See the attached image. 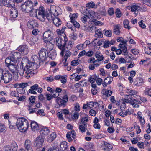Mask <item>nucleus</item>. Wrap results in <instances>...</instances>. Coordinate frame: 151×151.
<instances>
[{"label": "nucleus", "instance_id": "obj_1", "mask_svg": "<svg viewBox=\"0 0 151 151\" xmlns=\"http://www.w3.org/2000/svg\"><path fill=\"white\" fill-rule=\"evenodd\" d=\"M30 62L27 58H24L22 59L19 69L18 72L21 76L24 75L27 78H29L31 76L34 74L35 65L39 61L38 57L36 55H34L31 57Z\"/></svg>", "mask_w": 151, "mask_h": 151}, {"label": "nucleus", "instance_id": "obj_2", "mask_svg": "<svg viewBox=\"0 0 151 151\" xmlns=\"http://www.w3.org/2000/svg\"><path fill=\"white\" fill-rule=\"evenodd\" d=\"M29 126L28 121L24 118H19L17 120L16 126L20 132H25L27 130Z\"/></svg>", "mask_w": 151, "mask_h": 151}, {"label": "nucleus", "instance_id": "obj_3", "mask_svg": "<svg viewBox=\"0 0 151 151\" xmlns=\"http://www.w3.org/2000/svg\"><path fill=\"white\" fill-rule=\"evenodd\" d=\"M34 12L36 14L37 18L42 21H44L46 18L48 21L50 19L49 18V16H47L45 13V9L42 6H41L37 9H35L34 10Z\"/></svg>", "mask_w": 151, "mask_h": 151}, {"label": "nucleus", "instance_id": "obj_4", "mask_svg": "<svg viewBox=\"0 0 151 151\" xmlns=\"http://www.w3.org/2000/svg\"><path fill=\"white\" fill-rule=\"evenodd\" d=\"M5 63L6 66H7L9 70L13 73L17 70V66L19 63V61L18 62L15 61H12L10 58H6L5 60Z\"/></svg>", "mask_w": 151, "mask_h": 151}, {"label": "nucleus", "instance_id": "obj_5", "mask_svg": "<svg viewBox=\"0 0 151 151\" xmlns=\"http://www.w3.org/2000/svg\"><path fill=\"white\" fill-rule=\"evenodd\" d=\"M32 2L28 0L25 2L21 6V9L23 11L27 12H30V13H34V9L33 8Z\"/></svg>", "mask_w": 151, "mask_h": 151}, {"label": "nucleus", "instance_id": "obj_6", "mask_svg": "<svg viewBox=\"0 0 151 151\" xmlns=\"http://www.w3.org/2000/svg\"><path fill=\"white\" fill-rule=\"evenodd\" d=\"M49 26L50 29L49 28L47 31H45L43 34V39L45 43L49 42L52 40V26L50 25Z\"/></svg>", "mask_w": 151, "mask_h": 151}, {"label": "nucleus", "instance_id": "obj_7", "mask_svg": "<svg viewBox=\"0 0 151 151\" xmlns=\"http://www.w3.org/2000/svg\"><path fill=\"white\" fill-rule=\"evenodd\" d=\"M50 12L54 16H57L61 14L60 8L58 6H52L50 7Z\"/></svg>", "mask_w": 151, "mask_h": 151}, {"label": "nucleus", "instance_id": "obj_8", "mask_svg": "<svg viewBox=\"0 0 151 151\" xmlns=\"http://www.w3.org/2000/svg\"><path fill=\"white\" fill-rule=\"evenodd\" d=\"M66 43L64 41L60 39L59 42L57 44V46L58 47V48L61 50L60 53V55L63 56L64 54V52L65 49V46Z\"/></svg>", "mask_w": 151, "mask_h": 151}, {"label": "nucleus", "instance_id": "obj_9", "mask_svg": "<svg viewBox=\"0 0 151 151\" xmlns=\"http://www.w3.org/2000/svg\"><path fill=\"white\" fill-rule=\"evenodd\" d=\"M35 143L37 148L41 147L44 143V138L41 135H39L36 138Z\"/></svg>", "mask_w": 151, "mask_h": 151}, {"label": "nucleus", "instance_id": "obj_10", "mask_svg": "<svg viewBox=\"0 0 151 151\" xmlns=\"http://www.w3.org/2000/svg\"><path fill=\"white\" fill-rule=\"evenodd\" d=\"M47 51L46 49L44 48H42L39 52L38 54L39 58L42 61H45L46 59L48 56L47 55Z\"/></svg>", "mask_w": 151, "mask_h": 151}, {"label": "nucleus", "instance_id": "obj_11", "mask_svg": "<svg viewBox=\"0 0 151 151\" xmlns=\"http://www.w3.org/2000/svg\"><path fill=\"white\" fill-rule=\"evenodd\" d=\"M76 134V132L74 130H72L71 131L68 132L66 134V137L68 139V141L70 142H72V139L71 138V135H72V137L73 139L74 140V142H75Z\"/></svg>", "mask_w": 151, "mask_h": 151}, {"label": "nucleus", "instance_id": "obj_12", "mask_svg": "<svg viewBox=\"0 0 151 151\" xmlns=\"http://www.w3.org/2000/svg\"><path fill=\"white\" fill-rule=\"evenodd\" d=\"M3 80L6 83H7L10 82L12 79V76L11 73L7 72L3 74Z\"/></svg>", "mask_w": 151, "mask_h": 151}, {"label": "nucleus", "instance_id": "obj_13", "mask_svg": "<svg viewBox=\"0 0 151 151\" xmlns=\"http://www.w3.org/2000/svg\"><path fill=\"white\" fill-rule=\"evenodd\" d=\"M101 3L100 2H98L96 4L93 1L89 2L87 3L86 4V6L88 9L94 8L97 9L98 7H100Z\"/></svg>", "mask_w": 151, "mask_h": 151}, {"label": "nucleus", "instance_id": "obj_14", "mask_svg": "<svg viewBox=\"0 0 151 151\" xmlns=\"http://www.w3.org/2000/svg\"><path fill=\"white\" fill-rule=\"evenodd\" d=\"M33 142L29 139L26 140L24 144V147L27 151H33Z\"/></svg>", "mask_w": 151, "mask_h": 151}, {"label": "nucleus", "instance_id": "obj_15", "mask_svg": "<svg viewBox=\"0 0 151 151\" xmlns=\"http://www.w3.org/2000/svg\"><path fill=\"white\" fill-rule=\"evenodd\" d=\"M7 58H10L11 59L12 61H15L17 62H18V61L19 62V60H20L21 58V55L19 52H15L14 53V54L11 57H8Z\"/></svg>", "mask_w": 151, "mask_h": 151}, {"label": "nucleus", "instance_id": "obj_16", "mask_svg": "<svg viewBox=\"0 0 151 151\" xmlns=\"http://www.w3.org/2000/svg\"><path fill=\"white\" fill-rule=\"evenodd\" d=\"M133 83L136 87H139L142 86L144 83L143 80L141 78H136L133 81Z\"/></svg>", "mask_w": 151, "mask_h": 151}, {"label": "nucleus", "instance_id": "obj_17", "mask_svg": "<svg viewBox=\"0 0 151 151\" xmlns=\"http://www.w3.org/2000/svg\"><path fill=\"white\" fill-rule=\"evenodd\" d=\"M10 9V14L11 17L13 18H16L18 16V12L17 8L13 6L11 7Z\"/></svg>", "mask_w": 151, "mask_h": 151}, {"label": "nucleus", "instance_id": "obj_18", "mask_svg": "<svg viewBox=\"0 0 151 151\" xmlns=\"http://www.w3.org/2000/svg\"><path fill=\"white\" fill-rule=\"evenodd\" d=\"M38 25L37 22L34 20L29 21L27 23V26L30 29H32L37 27Z\"/></svg>", "mask_w": 151, "mask_h": 151}, {"label": "nucleus", "instance_id": "obj_19", "mask_svg": "<svg viewBox=\"0 0 151 151\" xmlns=\"http://www.w3.org/2000/svg\"><path fill=\"white\" fill-rule=\"evenodd\" d=\"M95 56L97 58L96 60L97 63H100L99 62L103 60L104 58L103 55L99 51H97L96 52L95 54Z\"/></svg>", "mask_w": 151, "mask_h": 151}, {"label": "nucleus", "instance_id": "obj_20", "mask_svg": "<svg viewBox=\"0 0 151 151\" xmlns=\"http://www.w3.org/2000/svg\"><path fill=\"white\" fill-rule=\"evenodd\" d=\"M113 81V78L111 77H108L106 78L102 84L104 87H106L108 84H110Z\"/></svg>", "mask_w": 151, "mask_h": 151}, {"label": "nucleus", "instance_id": "obj_21", "mask_svg": "<svg viewBox=\"0 0 151 151\" xmlns=\"http://www.w3.org/2000/svg\"><path fill=\"white\" fill-rule=\"evenodd\" d=\"M49 129L46 127L42 128L40 130V135H41L43 138L49 133Z\"/></svg>", "mask_w": 151, "mask_h": 151}, {"label": "nucleus", "instance_id": "obj_22", "mask_svg": "<svg viewBox=\"0 0 151 151\" xmlns=\"http://www.w3.org/2000/svg\"><path fill=\"white\" fill-rule=\"evenodd\" d=\"M17 146L15 143L11 144L9 147H7L5 149V151H16Z\"/></svg>", "mask_w": 151, "mask_h": 151}, {"label": "nucleus", "instance_id": "obj_23", "mask_svg": "<svg viewBox=\"0 0 151 151\" xmlns=\"http://www.w3.org/2000/svg\"><path fill=\"white\" fill-rule=\"evenodd\" d=\"M30 125L31 129L32 131H35L39 129L38 124L34 121H32L31 122Z\"/></svg>", "mask_w": 151, "mask_h": 151}, {"label": "nucleus", "instance_id": "obj_24", "mask_svg": "<svg viewBox=\"0 0 151 151\" xmlns=\"http://www.w3.org/2000/svg\"><path fill=\"white\" fill-rule=\"evenodd\" d=\"M99 7V8L98 9V12L101 15L104 16L106 15L107 13L105 6H101L100 5V7Z\"/></svg>", "mask_w": 151, "mask_h": 151}, {"label": "nucleus", "instance_id": "obj_25", "mask_svg": "<svg viewBox=\"0 0 151 151\" xmlns=\"http://www.w3.org/2000/svg\"><path fill=\"white\" fill-rule=\"evenodd\" d=\"M68 148L67 143L66 141H63L61 143L60 145V151H64Z\"/></svg>", "mask_w": 151, "mask_h": 151}, {"label": "nucleus", "instance_id": "obj_26", "mask_svg": "<svg viewBox=\"0 0 151 151\" xmlns=\"http://www.w3.org/2000/svg\"><path fill=\"white\" fill-rule=\"evenodd\" d=\"M56 137L55 133L53 132L48 136L47 141L48 142H51L54 140Z\"/></svg>", "mask_w": 151, "mask_h": 151}, {"label": "nucleus", "instance_id": "obj_27", "mask_svg": "<svg viewBox=\"0 0 151 151\" xmlns=\"http://www.w3.org/2000/svg\"><path fill=\"white\" fill-rule=\"evenodd\" d=\"M3 3L6 6L8 7H12L13 6L12 5V0H3Z\"/></svg>", "mask_w": 151, "mask_h": 151}, {"label": "nucleus", "instance_id": "obj_28", "mask_svg": "<svg viewBox=\"0 0 151 151\" xmlns=\"http://www.w3.org/2000/svg\"><path fill=\"white\" fill-rule=\"evenodd\" d=\"M53 21L54 24L56 27H58L61 25V21L60 19L58 17L54 18L53 20Z\"/></svg>", "mask_w": 151, "mask_h": 151}, {"label": "nucleus", "instance_id": "obj_29", "mask_svg": "<svg viewBox=\"0 0 151 151\" xmlns=\"http://www.w3.org/2000/svg\"><path fill=\"white\" fill-rule=\"evenodd\" d=\"M79 129L82 133L85 132L87 130V124H82L79 125Z\"/></svg>", "mask_w": 151, "mask_h": 151}, {"label": "nucleus", "instance_id": "obj_30", "mask_svg": "<svg viewBox=\"0 0 151 151\" xmlns=\"http://www.w3.org/2000/svg\"><path fill=\"white\" fill-rule=\"evenodd\" d=\"M19 50L21 52H23L25 54H27L29 50L25 45H23L19 47Z\"/></svg>", "mask_w": 151, "mask_h": 151}, {"label": "nucleus", "instance_id": "obj_31", "mask_svg": "<svg viewBox=\"0 0 151 151\" xmlns=\"http://www.w3.org/2000/svg\"><path fill=\"white\" fill-rule=\"evenodd\" d=\"M113 33L116 35H119L121 33L119 26L116 25L114 26Z\"/></svg>", "mask_w": 151, "mask_h": 151}, {"label": "nucleus", "instance_id": "obj_32", "mask_svg": "<svg viewBox=\"0 0 151 151\" xmlns=\"http://www.w3.org/2000/svg\"><path fill=\"white\" fill-rule=\"evenodd\" d=\"M102 93L103 95H106V96L108 97L111 96L112 94V92L111 90H107L104 89L103 90Z\"/></svg>", "mask_w": 151, "mask_h": 151}, {"label": "nucleus", "instance_id": "obj_33", "mask_svg": "<svg viewBox=\"0 0 151 151\" xmlns=\"http://www.w3.org/2000/svg\"><path fill=\"white\" fill-rule=\"evenodd\" d=\"M116 40L118 42H120L121 43L120 44L124 45H127V43L128 41L127 40H124L123 38L120 37H119L117 38Z\"/></svg>", "mask_w": 151, "mask_h": 151}, {"label": "nucleus", "instance_id": "obj_34", "mask_svg": "<svg viewBox=\"0 0 151 151\" xmlns=\"http://www.w3.org/2000/svg\"><path fill=\"white\" fill-rule=\"evenodd\" d=\"M56 103L59 105H64L66 102H65L64 100L62 99L60 97H58L56 100Z\"/></svg>", "mask_w": 151, "mask_h": 151}, {"label": "nucleus", "instance_id": "obj_35", "mask_svg": "<svg viewBox=\"0 0 151 151\" xmlns=\"http://www.w3.org/2000/svg\"><path fill=\"white\" fill-rule=\"evenodd\" d=\"M127 45H122L119 44V47L122 48L123 52L124 53L125 55H127V49L126 47Z\"/></svg>", "mask_w": 151, "mask_h": 151}, {"label": "nucleus", "instance_id": "obj_36", "mask_svg": "<svg viewBox=\"0 0 151 151\" xmlns=\"http://www.w3.org/2000/svg\"><path fill=\"white\" fill-rule=\"evenodd\" d=\"M101 64V63H96L95 64H91L89 65L88 68L90 70H94L95 67L99 66Z\"/></svg>", "mask_w": 151, "mask_h": 151}, {"label": "nucleus", "instance_id": "obj_37", "mask_svg": "<svg viewBox=\"0 0 151 151\" xmlns=\"http://www.w3.org/2000/svg\"><path fill=\"white\" fill-rule=\"evenodd\" d=\"M28 85V84L27 83H22L19 84V86L21 88L22 91V93H25V90H24V88L27 87Z\"/></svg>", "mask_w": 151, "mask_h": 151}, {"label": "nucleus", "instance_id": "obj_38", "mask_svg": "<svg viewBox=\"0 0 151 151\" xmlns=\"http://www.w3.org/2000/svg\"><path fill=\"white\" fill-rule=\"evenodd\" d=\"M56 53L55 52L52 51H50L49 53H47V56L50 58L52 59H54L56 56Z\"/></svg>", "mask_w": 151, "mask_h": 151}, {"label": "nucleus", "instance_id": "obj_39", "mask_svg": "<svg viewBox=\"0 0 151 151\" xmlns=\"http://www.w3.org/2000/svg\"><path fill=\"white\" fill-rule=\"evenodd\" d=\"M103 34L102 33L101 29H96L95 36L96 37H101L102 36Z\"/></svg>", "mask_w": 151, "mask_h": 151}, {"label": "nucleus", "instance_id": "obj_40", "mask_svg": "<svg viewBox=\"0 0 151 151\" xmlns=\"http://www.w3.org/2000/svg\"><path fill=\"white\" fill-rule=\"evenodd\" d=\"M104 34L106 36L110 37L112 35V31L111 30H104L103 31Z\"/></svg>", "mask_w": 151, "mask_h": 151}, {"label": "nucleus", "instance_id": "obj_41", "mask_svg": "<svg viewBox=\"0 0 151 151\" xmlns=\"http://www.w3.org/2000/svg\"><path fill=\"white\" fill-rule=\"evenodd\" d=\"M88 116L85 117H83L81 118L80 119V121L81 122L80 123L83 124H86V123L88 122Z\"/></svg>", "mask_w": 151, "mask_h": 151}, {"label": "nucleus", "instance_id": "obj_42", "mask_svg": "<svg viewBox=\"0 0 151 151\" xmlns=\"http://www.w3.org/2000/svg\"><path fill=\"white\" fill-rule=\"evenodd\" d=\"M69 17H70L71 22H73L74 20L75 21V19L77 17V14H70Z\"/></svg>", "mask_w": 151, "mask_h": 151}, {"label": "nucleus", "instance_id": "obj_43", "mask_svg": "<svg viewBox=\"0 0 151 151\" xmlns=\"http://www.w3.org/2000/svg\"><path fill=\"white\" fill-rule=\"evenodd\" d=\"M89 18L88 16L87 15H84V16L82 17L81 18V21L84 23H87V19Z\"/></svg>", "mask_w": 151, "mask_h": 151}, {"label": "nucleus", "instance_id": "obj_44", "mask_svg": "<svg viewBox=\"0 0 151 151\" xmlns=\"http://www.w3.org/2000/svg\"><path fill=\"white\" fill-rule=\"evenodd\" d=\"M127 92L129 93L130 95H134L137 94V92L135 90H132V89H128Z\"/></svg>", "mask_w": 151, "mask_h": 151}, {"label": "nucleus", "instance_id": "obj_45", "mask_svg": "<svg viewBox=\"0 0 151 151\" xmlns=\"http://www.w3.org/2000/svg\"><path fill=\"white\" fill-rule=\"evenodd\" d=\"M48 151H59L58 146L56 145L52 147L49 148Z\"/></svg>", "mask_w": 151, "mask_h": 151}, {"label": "nucleus", "instance_id": "obj_46", "mask_svg": "<svg viewBox=\"0 0 151 151\" xmlns=\"http://www.w3.org/2000/svg\"><path fill=\"white\" fill-rule=\"evenodd\" d=\"M145 51L146 53L147 54H151V44L147 48H145Z\"/></svg>", "mask_w": 151, "mask_h": 151}, {"label": "nucleus", "instance_id": "obj_47", "mask_svg": "<svg viewBox=\"0 0 151 151\" xmlns=\"http://www.w3.org/2000/svg\"><path fill=\"white\" fill-rule=\"evenodd\" d=\"M129 22L127 20H125L123 22L124 27L128 29H130V26H128Z\"/></svg>", "mask_w": 151, "mask_h": 151}, {"label": "nucleus", "instance_id": "obj_48", "mask_svg": "<svg viewBox=\"0 0 151 151\" xmlns=\"http://www.w3.org/2000/svg\"><path fill=\"white\" fill-rule=\"evenodd\" d=\"M71 22L72 24L73 25V26H74V27L78 28H79L80 27V25L78 22L76 21H73V22Z\"/></svg>", "mask_w": 151, "mask_h": 151}, {"label": "nucleus", "instance_id": "obj_49", "mask_svg": "<svg viewBox=\"0 0 151 151\" xmlns=\"http://www.w3.org/2000/svg\"><path fill=\"white\" fill-rule=\"evenodd\" d=\"M115 14L117 18H119L121 16V12L119 9L117 8L116 9Z\"/></svg>", "mask_w": 151, "mask_h": 151}, {"label": "nucleus", "instance_id": "obj_50", "mask_svg": "<svg viewBox=\"0 0 151 151\" xmlns=\"http://www.w3.org/2000/svg\"><path fill=\"white\" fill-rule=\"evenodd\" d=\"M88 62L90 63L95 64L97 62L94 57H91L88 60Z\"/></svg>", "mask_w": 151, "mask_h": 151}, {"label": "nucleus", "instance_id": "obj_51", "mask_svg": "<svg viewBox=\"0 0 151 151\" xmlns=\"http://www.w3.org/2000/svg\"><path fill=\"white\" fill-rule=\"evenodd\" d=\"M104 145L106 148H107L108 150H110L112 149V146L111 145L108 143L106 142H104Z\"/></svg>", "mask_w": 151, "mask_h": 151}, {"label": "nucleus", "instance_id": "obj_52", "mask_svg": "<svg viewBox=\"0 0 151 151\" xmlns=\"http://www.w3.org/2000/svg\"><path fill=\"white\" fill-rule=\"evenodd\" d=\"M138 114L139 116V119L140 122L142 124H145V121L144 119L141 116L140 112L138 113Z\"/></svg>", "mask_w": 151, "mask_h": 151}, {"label": "nucleus", "instance_id": "obj_53", "mask_svg": "<svg viewBox=\"0 0 151 151\" xmlns=\"http://www.w3.org/2000/svg\"><path fill=\"white\" fill-rule=\"evenodd\" d=\"M10 95L12 96L18 97L19 95L15 91H12L10 93Z\"/></svg>", "mask_w": 151, "mask_h": 151}, {"label": "nucleus", "instance_id": "obj_54", "mask_svg": "<svg viewBox=\"0 0 151 151\" xmlns=\"http://www.w3.org/2000/svg\"><path fill=\"white\" fill-rule=\"evenodd\" d=\"M145 95H148L151 97V88L150 89H146L145 91Z\"/></svg>", "mask_w": 151, "mask_h": 151}, {"label": "nucleus", "instance_id": "obj_55", "mask_svg": "<svg viewBox=\"0 0 151 151\" xmlns=\"http://www.w3.org/2000/svg\"><path fill=\"white\" fill-rule=\"evenodd\" d=\"M108 13L110 16L113 15L114 14V11L113 8H109L108 10Z\"/></svg>", "mask_w": 151, "mask_h": 151}, {"label": "nucleus", "instance_id": "obj_56", "mask_svg": "<svg viewBox=\"0 0 151 151\" xmlns=\"http://www.w3.org/2000/svg\"><path fill=\"white\" fill-rule=\"evenodd\" d=\"M100 43H101V42H100V41H98L97 39V38L94 39L93 41L91 42V44L94 46H96V43L99 44V45H100Z\"/></svg>", "mask_w": 151, "mask_h": 151}, {"label": "nucleus", "instance_id": "obj_57", "mask_svg": "<svg viewBox=\"0 0 151 151\" xmlns=\"http://www.w3.org/2000/svg\"><path fill=\"white\" fill-rule=\"evenodd\" d=\"M96 29L97 27L95 26H93L89 27V31L92 32H96Z\"/></svg>", "mask_w": 151, "mask_h": 151}, {"label": "nucleus", "instance_id": "obj_58", "mask_svg": "<svg viewBox=\"0 0 151 151\" xmlns=\"http://www.w3.org/2000/svg\"><path fill=\"white\" fill-rule=\"evenodd\" d=\"M103 47L104 48H106L109 47V46H110L109 44V41H105L104 42Z\"/></svg>", "mask_w": 151, "mask_h": 151}, {"label": "nucleus", "instance_id": "obj_59", "mask_svg": "<svg viewBox=\"0 0 151 151\" xmlns=\"http://www.w3.org/2000/svg\"><path fill=\"white\" fill-rule=\"evenodd\" d=\"M130 103L131 104H132L133 106V107H137L138 108L139 107V105L136 104V102H135V101L134 100L133 101H130Z\"/></svg>", "mask_w": 151, "mask_h": 151}, {"label": "nucleus", "instance_id": "obj_60", "mask_svg": "<svg viewBox=\"0 0 151 151\" xmlns=\"http://www.w3.org/2000/svg\"><path fill=\"white\" fill-rule=\"evenodd\" d=\"M79 50H82L85 48L84 44H80L78 45L76 47Z\"/></svg>", "mask_w": 151, "mask_h": 151}, {"label": "nucleus", "instance_id": "obj_61", "mask_svg": "<svg viewBox=\"0 0 151 151\" xmlns=\"http://www.w3.org/2000/svg\"><path fill=\"white\" fill-rule=\"evenodd\" d=\"M45 95L48 101L50 100L53 97L51 94L46 93Z\"/></svg>", "mask_w": 151, "mask_h": 151}, {"label": "nucleus", "instance_id": "obj_62", "mask_svg": "<svg viewBox=\"0 0 151 151\" xmlns=\"http://www.w3.org/2000/svg\"><path fill=\"white\" fill-rule=\"evenodd\" d=\"M79 64L78 60H74L71 62V65L73 66H76Z\"/></svg>", "mask_w": 151, "mask_h": 151}, {"label": "nucleus", "instance_id": "obj_63", "mask_svg": "<svg viewBox=\"0 0 151 151\" xmlns=\"http://www.w3.org/2000/svg\"><path fill=\"white\" fill-rule=\"evenodd\" d=\"M30 102L32 104H34L35 103V96H32L29 98Z\"/></svg>", "mask_w": 151, "mask_h": 151}, {"label": "nucleus", "instance_id": "obj_64", "mask_svg": "<svg viewBox=\"0 0 151 151\" xmlns=\"http://www.w3.org/2000/svg\"><path fill=\"white\" fill-rule=\"evenodd\" d=\"M79 117L78 113L75 112L73 114V119H77Z\"/></svg>", "mask_w": 151, "mask_h": 151}]
</instances>
